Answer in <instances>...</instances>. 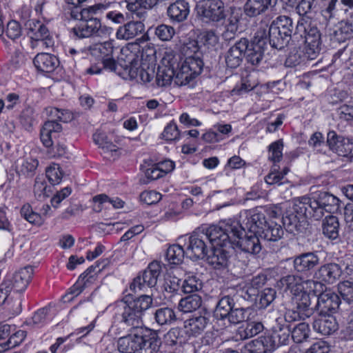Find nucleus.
Returning a JSON list of instances; mask_svg holds the SVG:
<instances>
[{"instance_id": "f257e3e1", "label": "nucleus", "mask_w": 353, "mask_h": 353, "mask_svg": "<svg viewBox=\"0 0 353 353\" xmlns=\"http://www.w3.org/2000/svg\"><path fill=\"white\" fill-rule=\"evenodd\" d=\"M238 229L239 222L230 219L221 221L218 225H212L202 232L212 247L230 248L232 237L238 235Z\"/></svg>"}, {"instance_id": "f03ea898", "label": "nucleus", "mask_w": 353, "mask_h": 353, "mask_svg": "<svg viewBox=\"0 0 353 353\" xmlns=\"http://www.w3.org/2000/svg\"><path fill=\"white\" fill-rule=\"evenodd\" d=\"M183 70L181 65L179 54H166L162 60V65L158 68L156 76L157 84L161 87L167 86L172 81L179 86L188 84L194 78H188L181 84L178 82L182 80L178 79V74L182 73Z\"/></svg>"}, {"instance_id": "7ed1b4c3", "label": "nucleus", "mask_w": 353, "mask_h": 353, "mask_svg": "<svg viewBox=\"0 0 353 353\" xmlns=\"http://www.w3.org/2000/svg\"><path fill=\"white\" fill-rule=\"evenodd\" d=\"M159 341L155 333L130 334L119 339L117 347L122 353H141L148 348L152 352L159 349Z\"/></svg>"}, {"instance_id": "20e7f679", "label": "nucleus", "mask_w": 353, "mask_h": 353, "mask_svg": "<svg viewBox=\"0 0 353 353\" xmlns=\"http://www.w3.org/2000/svg\"><path fill=\"white\" fill-rule=\"evenodd\" d=\"M295 34L305 38V58L310 60L315 59L321 50V33L315 24L305 19L298 21Z\"/></svg>"}, {"instance_id": "39448f33", "label": "nucleus", "mask_w": 353, "mask_h": 353, "mask_svg": "<svg viewBox=\"0 0 353 353\" xmlns=\"http://www.w3.org/2000/svg\"><path fill=\"white\" fill-rule=\"evenodd\" d=\"M198 52L199 47L194 41L183 45L182 52L185 57L183 59L180 56V62L182 70H184L177 77L179 80L182 79L181 81H178L179 83H183L188 78H195L201 73L203 63L199 57Z\"/></svg>"}, {"instance_id": "423d86ee", "label": "nucleus", "mask_w": 353, "mask_h": 353, "mask_svg": "<svg viewBox=\"0 0 353 353\" xmlns=\"http://www.w3.org/2000/svg\"><path fill=\"white\" fill-rule=\"evenodd\" d=\"M46 110L52 120L44 123L40 130V138L44 146L50 148L53 145V139H56L62 130L61 125L54 120L68 122L70 120L71 115L68 110L54 107L49 108Z\"/></svg>"}, {"instance_id": "0eeeda50", "label": "nucleus", "mask_w": 353, "mask_h": 353, "mask_svg": "<svg viewBox=\"0 0 353 353\" xmlns=\"http://www.w3.org/2000/svg\"><path fill=\"white\" fill-rule=\"evenodd\" d=\"M293 23L291 18L279 16L274 19L268 30L270 44L274 48H283L291 39Z\"/></svg>"}, {"instance_id": "6e6552de", "label": "nucleus", "mask_w": 353, "mask_h": 353, "mask_svg": "<svg viewBox=\"0 0 353 353\" xmlns=\"http://www.w3.org/2000/svg\"><path fill=\"white\" fill-rule=\"evenodd\" d=\"M112 29L106 26H101L99 19L90 17L88 19H81L71 28L70 33L73 37L78 39L89 38L91 37H102L109 35Z\"/></svg>"}, {"instance_id": "1a4fd4ad", "label": "nucleus", "mask_w": 353, "mask_h": 353, "mask_svg": "<svg viewBox=\"0 0 353 353\" xmlns=\"http://www.w3.org/2000/svg\"><path fill=\"white\" fill-rule=\"evenodd\" d=\"M196 10L197 14L206 22H219L227 17L222 0H199Z\"/></svg>"}, {"instance_id": "9d476101", "label": "nucleus", "mask_w": 353, "mask_h": 353, "mask_svg": "<svg viewBox=\"0 0 353 353\" xmlns=\"http://www.w3.org/2000/svg\"><path fill=\"white\" fill-rule=\"evenodd\" d=\"M266 223L265 216L259 208L251 209L241 212L239 229L259 235Z\"/></svg>"}, {"instance_id": "9b49d317", "label": "nucleus", "mask_w": 353, "mask_h": 353, "mask_svg": "<svg viewBox=\"0 0 353 353\" xmlns=\"http://www.w3.org/2000/svg\"><path fill=\"white\" fill-rule=\"evenodd\" d=\"M237 236H233L234 242H232L231 248H239L241 250L256 254L261 250V245L259 239V234L254 233H246L242 230L238 229Z\"/></svg>"}, {"instance_id": "f8f14e48", "label": "nucleus", "mask_w": 353, "mask_h": 353, "mask_svg": "<svg viewBox=\"0 0 353 353\" xmlns=\"http://www.w3.org/2000/svg\"><path fill=\"white\" fill-rule=\"evenodd\" d=\"M118 319L129 327L139 328L142 325V314L130 303L121 302L117 306Z\"/></svg>"}, {"instance_id": "ddd939ff", "label": "nucleus", "mask_w": 353, "mask_h": 353, "mask_svg": "<svg viewBox=\"0 0 353 353\" xmlns=\"http://www.w3.org/2000/svg\"><path fill=\"white\" fill-rule=\"evenodd\" d=\"M30 38L34 42L32 43V47L41 46L48 48L54 45V40L48 28L40 21H32L30 23Z\"/></svg>"}, {"instance_id": "4468645a", "label": "nucleus", "mask_w": 353, "mask_h": 353, "mask_svg": "<svg viewBox=\"0 0 353 353\" xmlns=\"http://www.w3.org/2000/svg\"><path fill=\"white\" fill-rule=\"evenodd\" d=\"M317 208L316 210V219H321L325 212L334 213L339 209V199L327 192H316Z\"/></svg>"}, {"instance_id": "2eb2a0df", "label": "nucleus", "mask_w": 353, "mask_h": 353, "mask_svg": "<svg viewBox=\"0 0 353 353\" xmlns=\"http://www.w3.org/2000/svg\"><path fill=\"white\" fill-rule=\"evenodd\" d=\"M188 239L186 256L192 259H203L208 253L205 234L194 232Z\"/></svg>"}, {"instance_id": "dca6fc26", "label": "nucleus", "mask_w": 353, "mask_h": 353, "mask_svg": "<svg viewBox=\"0 0 353 353\" xmlns=\"http://www.w3.org/2000/svg\"><path fill=\"white\" fill-rule=\"evenodd\" d=\"M248 48V39L241 38L225 53V63L228 67L236 68L240 65Z\"/></svg>"}, {"instance_id": "f3484780", "label": "nucleus", "mask_w": 353, "mask_h": 353, "mask_svg": "<svg viewBox=\"0 0 353 353\" xmlns=\"http://www.w3.org/2000/svg\"><path fill=\"white\" fill-rule=\"evenodd\" d=\"M339 296L331 290H325L318 296L316 309L321 314L333 313L339 308Z\"/></svg>"}, {"instance_id": "a211bd4d", "label": "nucleus", "mask_w": 353, "mask_h": 353, "mask_svg": "<svg viewBox=\"0 0 353 353\" xmlns=\"http://www.w3.org/2000/svg\"><path fill=\"white\" fill-rule=\"evenodd\" d=\"M33 268L26 266L17 271L12 279H8L6 283L11 287V290L16 292H23L29 285L32 275Z\"/></svg>"}, {"instance_id": "6ab92c4d", "label": "nucleus", "mask_w": 353, "mask_h": 353, "mask_svg": "<svg viewBox=\"0 0 353 353\" xmlns=\"http://www.w3.org/2000/svg\"><path fill=\"white\" fill-rule=\"evenodd\" d=\"M342 273L341 267L335 263L321 265L314 273V278L321 283H333L338 280Z\"/></svg>"}, {"instance_id": "aec40b11", "label": "nucleus", "mask_w": 353, "mask_h": 353, "mask_svg": "<svg viewBox=\"0 0 353 353\" xmlns=\"http://www.w3.org/2000/svg\"><path fill=\"white\" fill-rule=\"evenodd\" d=\"M320 263L316 252L303 253L294 257L293 265L294 270L301 273H307L313 270Z\"/></svg>"}, {"instance_id": "412c9836", "label": "nucleus", "mask_w": 353, "mask_h": 353, "mask_svg": "<svg viewBox=\"0 0 353 353\" xmlns=\"http://www.w3.org/2000/svg\"><path fill=\"white\" fill-rule=\"evenodd\" d=\"M124 70L130 79H139L143 83L150 82L153 77V71L150 72L141 65V60L138 57L133 58L130 64L125 66Z\"/></svg>"}, {"instance_id": "4be33fe9", "label": "nucleus", "mask_w": 353, "mask_h": 353, "mask_svg": "<svg viewBox=\"0 0 353 353\" xmlns=\"http://www.w3.org/2000/svg\"><path fill=\"white\" fill-rule=\"evenodd\" d=\"M230 248L212 247L209 253H207L206 260L210 265L214 269H223L228 266L230 253L228 249Z\"/></svg>"}, {"instance_id": "5701e85b", "label": "nucleus", "mask_w": 353, "mask_h": 353, "mask_svg": "<svg viewBox=\"0 0 353 353\" xmlns=\"http://www.w3.org/2000/svg\"><path fill=\"white\" fill-rule=\"evenodd\" d=\"M209 322V318L205 315L193 316L184 321V332L188 336L196 337L203 333Z\"/></svg>"}, {"instance_id": "b1692460", "label": "nucleus", "mask_w": 353, "mask_h": 353, "mask_svg": "<svg viewBox=\"0 0 353 353\" xmlns=\"http://www.w3.org/2000/svg\"><path fill=\"white\" fill-rule=\"evenodd\" d=\"M145 31V25L139 21H131L119 27L116 36L118 39L129 40L141 35Z\"/></svg>"}, {"instance_id": "393cba45", "label": "nucleus", "mask_w": 353, "mask_h": 353, "mask_svg": "<svg viewBox=\"0 0 353 353\" xmlns=\"http://www.w3.org/2000/svg\"><path fill=\"white\" fill-rule=\"evenodd\" d=\"M319 316L313 322V329L322 335H330L338 329V323L335 318L327 314H319Z\"/></svg>"}, {"instance_id": "a878e982", "label": "nucleus", "mask_w": 353, "mask_h": 353, "mask_svg": "<svg viewBox=\"0 0 353 353\" xmlns=\"http://www.w3.org/2000/svg\"><path fill=\"white\" fill-rule=\"evenodd\" d=\"M167 13L171 21L182 22L190 13L189 3L185 0H177L169 6Z\"/></svg>"}, {"instance_id": "bb28decb", "label": "nucleus", "mask_w": 353, "mask_h": 353, "mask_svg": "<svg viewBox=\"0 0 353 353\" xmlns=\"http://www.w3.org/2000/svg\"><path fill=\"white\" fill-rule=\"evenodd\" d=\"M270 339L261 336L245 344L241 349V353H271L272 346Z\"/></svg>"}, {"instance_id": "cd10ccee", "label": "nucleus", "mask_w": 353, "mask_h": 353, "mask_svg": "<svg viewBox=\"0 0 353 353\" xmlns=\"http://www.w3.org/2000/svg\"><path fill=\"white\" fill-rule=\"evenodd\" d=\"M93 141L96 145L103 150L104 153L110 154L114 159L119 156L120 152L118 147L108 139L104 132L96 131L93 134Z\"/></svg>"}, {"instance_id": "c85d7f7f", "label": "nucleus", "mask_w": 353, "mask_h": 353, "mask_svg": "<svg viewBox=\"0 0 353 353\" xmlns=\"http://www.w3.org/2000/svg\"><path fill=\"white\" fill-rule=\"evenodd\" d=\"M277 287L285 292L290 291L294 296L303 290L302 279L295 275H287L277 282Z\"/></svg>"}, {"instance_id": "c756f323", "label": "nucleus", "mask_w": 353, "mask_h": 353, "mask_svg": "<svg viewBox=\"0 0 353 353\" xmlns=\"http://www.w3.org/2000/svg\"><path fill=\"white\" fill-rule=\"evenodd\" d=\"M33 63L38 70L50 72L57 67L59 61L57 57L51 54L40 53L34 57Z\"/></svg>"}, {"instance_id": "7c9ffc66", "label": "nucleus", "mask_w": 353, "mask_h": 353, "mask_svg": "<svg viewBox=\"0 0 353 353\" xmlns=\"http://www.w3.org/2000/svg\"><path fill=\"white\" fill-rule=\"evenodd\" d=\"M240 18L241 13L239 10H234L231 12L230 16L225 22V30L222 33L223 39L230 41L234 38L239 30Z\"/></svg>"}, {"instance_id": "2f4dec72", "label": "nucleus", "mask_w": 353, "mask_h": 353, "mask_svg": "<svg viewBox=\"0 0 353 353\" xmlns=\"http://www.w3.org/2000/svg\"><path fill=\"white\" fill-rule=\"evenodd\" d=\"M282 219L284 227L290 233L301 231L302 223L305 221V217L299 216L292 210H288Z\"/></svg>"}, {"instance_id": "473e14b6", "label": "nucleus", "mask_w": 353, "mask_h": 353, "mask_svg": "<svg viewBox=\"0 0 353 353\" xmlns=\"http://www.w3.org/2000/svg\"><path fill=\"white\" fill-rule=\"evenodd\" d=\"M283 234L284 231L281 225L273 221H267L266 225L263 227L259 236L269 241H277L283 237Z\"/></svg>"}, {"instance_id": "72a5a7b5", "label": "nucleus", "mask_w": 353, "mask_h": 353, "mask_svg": "<svg viewBox=\"0 0 353 353\" xmlns=\"http://www.w3.org/2000/svg\"><path fill=\"white\" fill-rule=\"evenodd\" d=\"M161 272V266L160 263L154 261L150 263L148 268L140 276L145 285L152 288L156 285Z\"/></svg>"}, {"instance_id": "f704fd0d", "label": "nucleus", "mask_w": 353, "mask_h": 353, "mask_svg": "<svg viewBox=\"0 0 353 353\" xmlns=\"http://www.w3.org/2000/svg\"><path fill=\"white\" fill-rule=\"evenodd\" d=\"M271 4V0H248L244 11L248 17H256L264 12Z\"/></svg>"}, {"instance_id": "c9c22d12", "label": "nucleus", "mask_w": 353, "mask_h": 353, "mask_svg": "<svg viewBox=\"0 0 353 353\" xmlns=\"http://www.w3.org/2000/svg\"><path fill=\"white\" fill-rule=\"evenodd\" d=\"M201 304V297L194 294L181 299L179 303V310L183 313L192 312L199 309Z\"/></svg>"}, {"instance_id": "e433bc0d", "label": "nucleus", "mask_w": 353, "mask_h": 353, "mask_svg": "<svg viewBox=\"0 0 353 353\" xmlns=\"http://www.w3.org/2000/svg\"><path fill=\"white\" fill-rule=\"evenodd\" d=\"M290 331L287 327H280L274 329L270 336H265L270 339L272 351L275 347L285 345L289 340Z\"/></svg>"}, {"instance_id": "4c0bfd02", "label": "nucleus", "mask_w": 353, "mask_h": 353, "mask_svg": "<svg viewBox=\"0 0 353 353\" xmlns=\"http://www.w3.org/2000/svg\"><path fill=\"white\" fill-rule=\"evenodd\" d=\"M339 223L338 219L334 216H328L323 223V233L330 239H336L339 236Z\"/></svg>"}, {"instance_id": "58836bf2", "label": "nucleus", "mask_w": 353, "mask_h": 353, "mask_svg": "<svg viewBox=\"0 0 353 353\" xmlns=\"http://www.w3.org/2000/svg\"><path fill=\"white\" fill-rule=\"evenodd\" d=\"M233 307H234V299L229 296H223L216 305L214 316L221 319L228 318Z\"/></svg>"}, {"instance_id": "ea45409f", "label": "nucleus", "mask_w": 353, "mask_h": 353, "mask_svg": "<svg viewBox=\"0 0 353 353\" xmlns=\"http://www.w3.org/2000/svg\"><path fill=\"white\" fill-rule=\"evenodd\" d=\"M108 263V259H105L102 262L97 261L96 265L89 267L83 274H81L79 277V279L85 285L88 283H92L95 280L97 274L100 272Z\"/></svg>"}, {"instance_id": "a19ab883", "label": "nucleus", "mask_w": 353, "mask_h": 353, "mask_svg": "<svg viewBox=\"0 0 353 353\" xmlns=\"http://www.w3.org/2000/svg\"><path fill=\"white\" fill-rule=\"evenodd\" d=\"M263 328L262 323L252 321L241 326L238 330V334L241 339H247L259 334Z\"/></svg>"}, {"instance_id": "79ce46f5", "label": "nucleus", "mask_w": 353, "mask_h": 353, "mask_svg": "<svg viewBox=\"0 0 353 353\" xmlns=\"http://www.w3.org/2000/svg\"><path fill=\"white\" fill-rule=\"evenodd\" d=\"M185 255L186 250L185 251L181 246L174 244L168 248L165 258L170 263L178 265L183 261Z\"/></svg>"}, {"instance_id": "37998d69", "label": "nucleus", "mask_w": 353, "mask_h": 353, "mask_svg": "<svg viewBox=\"0 0 353 353\" xmlns=\"http://www.w3.org/2000/svg\"><path fill=\"white\" fill-rule=\"evenodd\" d=\"M154 317L157 323L161 325L171 324L176 320L175 313L170 307H162L157 310Z\"/></svg>"}, {"instance_id": "c03bdc74", "label": "nucleus", "mask_w": 353, "mask_h": 353, "mask_svg": "<svg viewBox=\"0 0 353 353\" xmlns=\"http://www.w3.org/2000/svg\"><path fill=\"white\" fill-rule=\"evenodd\" d=\"M46 176L52 185L59 184L62 180L63 173L57 163L50 164L46 170Z\"/></svg>"}, {"instance_id": "a18cd8bd", "label": "nucleus", "mask_w": 353, "mask_h": 353, "mask_svg": "<svg viewBox=\"0 0 353 353\" xmlns=\"http://www.w3.org/2000/svg\"><path fill=\"white\" fill-rule=\"evenodd\" d=\"M352 32V25L349 22L341 21L336 26L333 34L338 40H345L351 37Z\"/></svg>"}, {"instance_id": "49530a36", "label": "nucleus", "mask_w": 353, "mask_h": 353, "mask_svg": "<svg viewBox=\"0 0 353 353\" xmlns=\"http://www.w3.org/2000/svg\"><path fill=\"white\" fill-rule=\"evenodd\" d=\"M283 143L281 140L276 141L269 145L268 159L273 163L279 162L283 157Z\"/></svg>"}, {"instance_id": "de8ad7c7", "label": "nucleus", "mask_w": 353, "mask_h": 353, "mask_svg": "<svg viewBox=\"0 0 353 353\" xmlns=\"http://www.w3.org/2000/svg\"><path fill=\"white\" fill-rule=\"evenodd\" d=\"M38 165L39 161L36 159L28 158L18 165V170L23 175L31 176L34 174Z\"/></svg>"}, {"instance_id": "09e8293b", "label": "nucleus", "mask_w": 353, "mask_h": 353, "mask_svg": "<svg viewBox=\"0 0 353 353\" xmlns=\"http://www.w3.org/2000/svg\"><path fill=\"white\" fill-rule=\"evenodd\" d=\"M310 332L308 324L305 323H299L292 331V338L296 343H301L305 340Z\"/></svg>"}, {"instance_id": "8fccbe9b", "label": "nucleus", "mask_w": 353, "mask_h": 353, "mask_svg": "<svg viewBox=\"0 0 353 353\" xmlns=\"http://www.w3.org/2000/svg\"><path fill=\"white\" fill-rule=\"evenodd\" d=\"M294 301L296 304L297 309L303 310H310L311 314H312V310L310 308L311 299L310 294L305 291H301L298 294L294 295Z\"/></svg>"}, {"instance_id": "3c124183", "label": "nucleus", "mask_w": 353, "mask_h": 353, "mask_svg": "<svg viewBox=\"0 0 353 353\" xmlns=\"http://www.w3.org/2000/svg\"><path fill=\"white\" fill-rule=\"evenodd\" d=\"M92 53L97 54L99 53L102 59L111 57L113 52V46L110 41H105L103 43H97L94 45L92 48Z\"/></svg>"}, {"instance_id": "603ef678", "label": "nucleus", "mask_w": 353, "mask_h": 353, "mask_svg": "<svg viewBox=\"0 0 353 353\" xmlns=\"http://www.w3.org/2000/svg\"><path fill=\"white\" fill-rule=\"evenodd\" d=\"M338 291L347 303L353 302V282L350 281H345L341 282L338 285Z\"/></svg>"}, {"instance_id": "864d4df0", "label": "nucleus", "mask_w": 353, "mask_h": 353, "mask_svg": "<svg viewBox=\"0 0 353 353\" xmlns=\"http://www.w3.org/2000/svg\"><path fill=\"white\" fill-rule=\"evenodd\" d=\"M311 316L310 310H303L297 309V306L293 309H289L285 314L286 321L292 322L296 321L304 320Z\"/></svg>"}, {"instance_id": "5fc2aeb1", "label": "nucleus", "mask_w": 353, "mask_h": 353, "mask_svg": "<svg viewBox=\"0 0 353 353\" xmlns=\"http://www.w3.org/2000/svg\"><path fill=\"white\" fill-rule=\"evenodd\" d=\"M249 315V309L239 307L234 308L232 307L228 319L231 323L238 324L243 321H244L246 319L248 318Z\"/></svg>"}, {"instance_id": "6e6d98bb", "label": "nucleus", "mask_w": 353, "mask_h": 353, "mask_svg": "<svg viewBox=\"0 0 353 353\" xmlns=\"http://www.w3.org/2000/svg\"><path fill=\"white\" fill-rule=\"evenodd\" d=\"M21 215L30 223L41 225L43 223L40 214L34 212L29 204L23 205L21 209Z\"/></svg>"}, {"instance_id": "4d7b16f0", "label": "nucleus", "mask_w": 353, "mask_h": 353, "mask_svg": "<svg viewBox=\"0 0 353 353\" xmlns=\"http://www.w3.org/2000/svg\"><path fill=\"white\" fill-rule=\"evenodd\" d=\"M338 0H330L327 6L322 10V14L326 20H330L336 17L340 11H343Z\"/></svg>"}, {"instance_id": "13d9d810", "label": "nucleus", "mask_w": 353, "mask_h": 353, "mask_svg": "<svg viewBox=\"0 0 353 353\" xmlns=\"http://www.w3.org/2000/svg\"><path fill=\"white\" fill-rule=\"evenodd\" d=\"M154 34L161 41H170L175 34V30L174 28L170 26L161 24L155 28Z\"/></svg>"}, {"instance_id": "bf43d9fd", "label": "nucleus", "mask_w": 353, "mask_h": 353, "mask_svg": "<svg viewBox=\"0 0 353 353\" xmlns=\"http://www.w3.org/2000/svg\"><path fill=\"white\" fill-rule=\"evenodd\" d=\"M246 52V59L249 63L252 65H258L261 63L263 52L259 45H254L253 48H250V45L248 44Z\"/></svg>"}, {"instance_id": "052dcab7", "label": "nucleus", "mask_w": 353, "mask_h": 353, "mask_svg": "<svg viewBox=\"0 0 353 353\" xmlns=\"http://www.w3.org/2000/svg\"><path fill=\"white\" fill-rule=\"evenodd\" d=\"M180 133L174 123H168L161 133V138L166 141H174L179 139Z\"/></svg>"}, {"instance_id": "680f3d73", "label": "nucleus", "mask_w": 353, "mask_h": 353, "mask_svg": "<svg viewBox=\"0 0 353 353\" xmlns=\"http://www.w3.org/2000/svg\"><path fill=\"white\" fill-rule=\"evenodd\" d=\"M181 280L171 274H168L164 279L163 290L170 294L176 292L180 288Z\"/></svg>"}, {"instance_id": "e2e57ef3", "label": "nucleus", "mask_w": 353, "mask_h": 353, "mask_svg": "<svg viewBox=\"0 0 353 353\" xmlns=\"http://www.w3.org/2000/svg\"><path fill=\"white\" fill-rule=\"evenodd\" d=\"M130 303L143 315V312L150 307L152 299L149 295H142Z\"/></svg>"}, {"instance_id": "0e129e2a", "label": "nucleus", "mask_w": 353, "mask_h": 353, "mask_svg": "<svg viewBox=\"0 0 353 353\" xmlns=\"http://www.w3.org/2000/svg\"><path fill=\"white\" fill-rule=\"evenodd\" d=\"M94 203L93 210L97 212H100L103 209L110 208V197L105 194H100L92 198Z\"/></svg>"}, {"instance_id": "69168bd1", "label": "nucleus", "mask_w": 353, "mask_h": 353, "mask_svg": "<svg viewBox=\"0 0 353 353\" xmlns=\"http://www.w3.org/2000/svg\"><path fill=\"white\" fill-rule=\"evenodd\" d=\"M276 292L272 288L264 289L260 294L259 305L260 307H267L275 299Z\"/></svg>"}, {"instance_id": "338daca9", "label": "nucleus", "mask_w": 353, "mask_h": 353, "mask_svg": "<svg viewBox=\"0 0 353 353\" xmlns=\"http://www.w3.org/2000/svg\"><path fill=\"white\" fill-rule=\"evenodd\" d=\"M353 143L349 140H341L339 142L335 148L333 149V152L338 154L339 156L347 157L349 155H353L352 152Z\"/></svg>"}, {"instance_id": "774afa93", "label": "nucleus", "mask_w": 353, "mask_h": 353, "mask_svg": "<svg viewBox=\"0 0 353 353\" xmlns=\"http://www.w3.org/2000/svg\"><path fill=\"white\" fill-rule=\"evenodd\" d=\"M4 33L10 39L14 40L21 35V28L20 24L14 20L10 21L7 23Z\"/></svg>"}]
</instances>
